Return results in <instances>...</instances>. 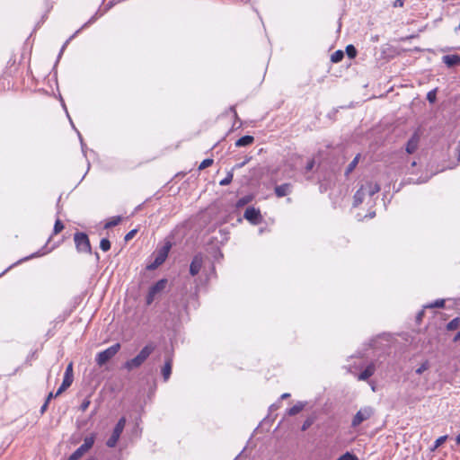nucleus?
I'll return each mask as SVG.
<instances>
[{"label": "nucleus", "mask_w": 460, "mask_h": 460, "mask_svg": "<svg viewBox=\"0 0 460 460\" xmlns=\"http://www.w3.org/2000/svg\"><path fill=\"white\" fill-rule=\"evenodd\" d=\"M379 190L380 186L377 183L372 181L366 182V184L362 185L360 189L355 193L353 205L355 207L358 206L365 200L366 197L371 199L372 196L377 193Z\"/></svg>", "instance_id": "f257e3e1"}, {"label": "nucleus", "mask_w": 460, "mask_h": 460, "mask_svg": "<svg viewBox=\"0 0 460 460\" xmlns=\"http://www.w3.org/2000/svg\"><path fill=\"white\" fill-rule=\"evenodd\" d=\"M154 350L155 346L153 344L150 343L146 345L135 358H133L130 360H128L125 363V367L128 370H132L134 368L139 367Z\"/></svg>", "instance_id": "f03ea898"}, {"label": "nucleus", "mask_w": 460, "mask_h": 460, "mask_svg": "<svg viewBox=\"0 0 460 460\" xmlns=\"http://www.w3.org/2000/svg\"><path fill=\"white\" fill-rule=\"evenodd\" d=\"M120 349V344L116 343L110 348L106 349L103 351L99 352L96 355V363L102 367L106 364L110 359H111Z\"/></svg>", "instance_id": "7ed1b4c3"}, {"label": "nucleus", "mask_w": 460, "mask_h": 460, "mask_svg": "<svg viewBox=\"0 0 460 460\" xmlns=\"http://www.w3.org/2000/svg\"><path fill=\"white\" fill-rule=\"evenodd\" d=\"M95 435L91 434L84 439V443L69 456L68 460L80 459L94 444Z\"/></svg>", "instance_id": "20e7f679"}, {"label": "nucleus", "mask_w": 460, "mask_h": 460, "mask_svg": "<svg viewBox=\"0 0 460 460\" xmlns=\"http://www.w3.org/2000/svg\"><path fill=\"white\" fill-rule=\"evenodd\" d=\"M171 249V243H167L163 247L158 249L155 252V260L154 261L147 266L148 270H155L157 267H159L161 264L164 262L166 260L169 251Z\"/></svg>", "instance_id": "39448f33"}, {"label": "nucleus", "mask_w": 460, "mask_h": 460, "mask_svg": "<svg viewBox=\"0 0 460 460\" xmlns=\"http://www.w3.org/2000/svg\"><path fill=\"white\" fill-rule=\"evenodd\" d=\"M374 414V410L370 406H366L361 408L354 416L351 426L352 427H358L359 426L363 421L367 420L371 418V416Z\"/></svg>", "instance_id": "423d86ee"}, {"label": "nucleus", "mask_w": 460, "mask_h": 460, "mask_svg": "<svg viewBox=\"0 0 460 460\" xmlns=\"http://www.w3.org/2000/svg\"><path fill=\"white\" fill-rule=\"evenodd\" d=\"M126 419L124 417L120 418L118 423L116 424L111 438L107 440L106 445L109 447H114L117 445V442L125 428Z\"/></svg>", "instance_id": "0eeeda50"}, {"label": "nucleus", "mask_w": 460, "mask_h": 460, "mask_svg": "<svg viewBox=\"0 0 460 460\" xmlns=\"http://www.w3.org/2000/svg\"><path fill=\"white\" fill-rule=\"evenodd\" d=\"M75 246L80 252H91V244L88 236L84 233H76L74 236Z\"/></svg>", "instance_id": "6e6552de"}, {"label": "nucleus", "mask_w": 460, "mask_h": 460, "mask_svg": "<svg viewBox=\"0 0 460 460\" xmlns=\"http://www.w3.org/2000/svg\"><path fill=\"white\" fill-rule=\"evenodd\" d=\"M420 140V132L419 129H417L411 138L408 140L406 144V152L410 155L413 154L419 146V143Z\"/></svg>", "instance_id": "1a4fd4ad"}, {"label": "nucleus", "mask_w": 460, "mask_h": 460, "mask_svg": "<svg viewBox=\"0 0 460 460\" xmlns=\"http://www.w3.org/2000/svg\"><path fill=\"white\" fill-rule=\"evenodd\" d=\"M243 217H244L245 219H247L248 221H250L253 225H257L261 221L260 210H258V209H256V208H254L252 207H250V208H246Z\"/></svg>", "instance_id": "9d476101"}, {"label": "nucleus", "mask_w": 460, "mask_h": 460, "mask_svg": "<svg viewBox=\"0 0 460 460\" xmlns=\"http://www.w3.org/2000/svg\"><path fill=\"white\" fill-rule=\"evenodd\" d=\"M202 264H203L202 256L199 254L195 255L190 263V273L192 276L197 275L199 272V270H201Z\"/></svg>", "instance_id": "9b49d317"}, {"label": "nucleus", "mask_w": 460, "mask_h": 460, "mask_svg": "<svg viewBox=\"0 0 460 460\" xmlns=\"http://www.w3.org/2000/svg\"><path fill=\"white\" fill-rule=\"evenodd\" d=\"M376 371V367L375 365L372 363V364H369L364 371H362L358 376V379L360 380V381H365L367 379H368L370 376H372L374 375Z\"/></svg>", "instance_id": "f8f14e48"}, {"label": "nucleus", "mask_w": 460, "mask_h": 460, "mask_svg": "<svg viewBox=\"0 0 460 460\" xmlns=\"http://www.w3.org/2000/svg\"><path fill=\"white\" fill-rule=\"evenodd\" d=\"M291 184L284 183L275 188V193L278 197H284L291 192Z\"/></svg>", "instance_id": "ddd939ff"}, {"label": "nucleus", "mask_w": 460, "mask_h": 460, "mask_svg": "<svg viewBox=\"0 0 460 460\" xmlns=\"http://www.w3.org/2000/svg\"><path fill=\"white\" fill-rule=\"evenodd\" d=\"M167 280L165 279L158 280L155 285H153L149 290L155 294V296L166 288Z\"/></svg>", "instance_id": "4468645a"}, {"label": "nucleus", "mask_w": 460, "mask_h": 460, "mask_svg": "<svg viewBox=\"0 0 460 460\" xmlns=\"http://www.w3.org/2000/svg\"><path fill=\"white\" fill-rule=\"evenodd\" d=\"M172 359L171 358H168L165 360L164 367L162 368V375H163L164 381H167L170 378V376L172 373Z\"/></svg>", "instance_id": "2eb2a0df"}, {"label": "nucleus", "mask_w": 460, "mask_h": 460, "mask_svg": "<svg viewBox=\"0 0 460 460\" xmlns=\"http://www.w3.org/2000/svg\"><path fill=\"white\" fill-rule=\"evenodd\" d=\"M74 380V375H73V363H69L66 367V369L65 371L63 382L66 385H71Z\"/></svg>", "instance_id": "dca6fc26"}, {"label": "nucleus", "mask_w": 460, "mask_h": 460, "mask_svg": "<svg viewBox=\"0 0 460 460\" xmlns=\"http://www.w3.org/2000/svg\"><path fill=\"white\" fill-rule=\"evenodd\" d=\"M444 63L448 66H453L460 63V57L457 55H447L443 57Z\"/></svg>", "instance_id": "f3484780"}, {"label": "nucleus", "mask_w": 460, "mask_h": 460, "mask_svg": "<svg viewBox=\"0 0 460 460\" xmlns=\"http://www.w3.org/2000/svg\"><path fill=\"white\" fill-rule=\"evenodd\" d=\"M253 141H254L253 137H252V136H244V137H242L241 138H239L235 142V146H249V145L252 144Z\"/></svg>", "instance_id": "a211bd4d"}, {"label": "nucleus", "mask_w": 460, "mask_h": 460, "mask_svg": "<svg viewBox=\"0 0 460 460\" xmlns=\"http://www.w3.org/2000/svg\"><path fill=\"white\" fill-rule=\"evenodd\" d=\"M121 221V217L120 216H115V217H112L111 218H109L107 220V222L105 223V226L104 227L105 228H111V227H113L117 225H119Z\"/></svg>", "instance_id": "6ab92c4d"}, {"label": "nucleus", "mask_w": 460, "mask_h": 460, "mask_svg": "<svg viewBox=\"0 0 460 460\" xmlns=\"http://www.w3.org/2000/svg\"><path fill=\"white\" fill-rule=\"evenodd\" d=\"M304 407H305V403L299 402L296 404H295L293 407H291L288 412L290 416H293V415L299 413L304 409Z\"/></svg>", "instance_id": "aec40b11"}, {"label": "nucleus", "mask_w": 460, "mask_h": 460, "mask_svg": "<svg viewBox=\"0 0 460 460\" xmlns=\"http://www.w3.org/2000/svg\"><path fill=\"white\" fill-rule=\"evenodd\" d=\"M358 161H359V155H356L354 157V159L349 163V164L348 165L347 169H346V172L345 173L348 175L355 168L356 166L358 165Z\"/></svg>", "instance_id": "412c9836"}, {"label": "nucleus", "mask_w": 460, "mask_h": 460, "mask_svg": "<svg viewBox=\"0 0 460 460\" xmlns=\"http://www.w3.org/2000/svg\"><path fill=\"white\" fill-rule=\"evenodd\" d=\"M343 57H344V53H343V51H341V50H337V51H335V52L331 56V60H332V62H333V63H338V62H340V61H341V60H342Z\"/></svg>", "instance_id": "4be33fe9"}, {"label": "nucleus", "mask_w": 460, "mask_h": 460, "mask_svg": "<svg viewBox=\"0 0 460 460\" xmlns=\"http://www.w3.org/2000/svg\"><path fill=\"white\" fill-rule=\"evenodd\" d=\"M346 53L349 58H354L357 55V49L353 45H348L346 47Z\"/></svg>", "instance_id": "5701e85b"}, {"label": "nucleus", "mask_w": 460, "mask_h": 460, "mask_svg": "<svg viewBox=\"0 0 460 460\" xmlns=\"http://www.w3.org/2000/svg\"><path fill=\"white\" fill-rule=\"evenodd\" d=\"M100 248L103 251V252H107L111 249V243L108 239L106 238H102L100 242Z\"/></svg>", "instance_id": "b1692460"}, {"label": "nucleus", "mask_w": 460, "mask_h": 460, "mask_svg": "<svg viewBox=\"0 0 460 460\" xmlns=\"http://www.w3.org/2000/svg\"><path fill=\"white\" fill-rule=\"evenodd\" d=\"M63 229H64L63 223L61 222V220L57 219L56 222H55V225H54V229H53L54 234H58Z\"/></svg>", "instance_id": "393cba45"}, {"label": "nucleus", "mask_w": 460, "mask_h": 460, "mask_svg": "<svg viewBox=\"0 0 460 460\" xmlns=\"http://www.w3.org/2000/svg\"><path fill=\"white\" fill-rule=\"evenodd\" d=\"M339 458L340 460H358V458L355 455L349 452L343 454Z\"/></svg>", "instance_id": "a878e982"}, {"label": "nucleus", "mask_w": 460, "mask_h": 460, "mask_svg": "<svg viewBox=\"0 0 460 460\" xmlns=\"http://www.w3.org/2000/svg\"><path fill=\"white\" fill-rule=\"evenodd\" d=\"M444 305H445V300L444 299H438V300L435 301L433 304L429 305L427 307H430V308H434V307L442 308V307H444Z\"/></svg>", "instance_id": "bb28decb"}, {"label": "nucleus", "mask_w": 460, "mask_h": 460, "mask_svg": "<svg viewBox=\"0 0 460 460\" xmlns=\"http://www.w3.org/2000/svg\"><path fill=\"white\" fill-rule=\"evenodd\" d=\"M459 322L460 321L458 318L453 319L451 322L448 323L447 329L450 331L456 330L459 325Z\"/></svg>", "instance_id": "cd10ccee"}, {"label": "nucleus", "mask_w": 460, "mask_h": 460, "mask_svg": "<svg viewBox=\"0 0 460 460\" xmlns=\"http://www.w3.org/2000/svg\"><path fill=\"white\" fill-rule=\"evenodd\" d=\"M233 180V173L229 172L226 178L220 181L219 184L221 186L228 185Z\"/></svg>", "instance_id": "c85d7f7f"}, {"label": "nucleus", "mask_w": 460, "mask_h": 460, "mask_svg": "<svg viewBox=\"0 0 460 460\" xmlns=\"http://www.w3.org/2000/svg\"><path fill=\"white\" fill-rule=\"evenodd\" d=\"M212 164H213L212 159H205L200 163L199 169V170L206 169L207 167L210 166Z\"/></svg>", "instance_id": "c756f323"}, {"label": "nucleus", "mask_w": 460, "mask_h": 460, "mask_svg": "<svg viewBox=\"0 0 460 460\" xmlns=\"http://www.w3.org/2000/svg\"><path fill=\"white\" fill-rule=\"evenodd\" d=\"M437 98V93L436 90L429 91L427 94V99L429 102L433 103L435 102Z\"/></svg>", "instance_id": "7c9ffc66"}, {"label": "nucleus", "mask_w": 460, "mask_h": 460, "mask_svg": "<svg viewBox=\"0 0 460 460\" xmlns=\"http://www.w3.org/2000/svg\"><path fill=\"white\" fill-rule=\"evenodd\" d=\"M429 363L426 361L424 363H422L417 369H416V373L418 375H420L422 374L424 371H426L428 368H429Z\"/></svg>", "instance_id": "2f4dec72"}, {"label": "nucleus", "mask_w": 460, "mask_h": 460, "mask_svg": "<svg viewBox=\"0 0 460 460\" xmlns=\"http://www.w3.org/2000/svg\"><path fill=\"white\" fill-rule=\"evenodd\" d=\"M70 385H66L64 382H62L60 387L58 389L55 396H58L59 394H61L64 391H66Z\"/></svg>", "instance_id": "473e14b6"}, {"label": "nucleus", "mask_w": 460, "mask_h": 460, "mask_svg": "<svg viewBox=\"0 0 460 460\" xmlns=\"http://www.w3.org/2000/svg\"><path fill=\"white\" fill-rule=\"evenodd\" d=\"M447 440V436H441L435 441V447H440Z\"/></svg>", "instance_id": "72a5a7b5"}, {"label": "nucleus", "mask_w": 460, "mask_h": 460, "mask_svg": "<svg viewBox=\"0 0 460 460\" xmlns=\"http://www.w3.org/2000/svg\"><path fill=\"white\" fill-rule=\"evenodd\" d=\"M137 234V229H133L131 231H129L126 235H125V241H129L131 240L135 234Z\"/></svg>", "instance_id": "f704fd0d"}, {"label": "nucleus", "mask_w": 460, "mask_h": 460, "mask_svg": "<svg viewBox=\"0 0 460 460\" xmlns=\"http://www.w3.org/2000/svg\"><path fill=\"white\" fill-rule=\"evenodd\" d=\"M155 297V295L153 294L150 290L148 291L147 296H146V304L150 305L154 301Z\"/></svg>", "instance_id": "c9c22d12"}, {"label": "nucleus", "mask_w": 460, "mask_h": 460, "mask_svg": "<svg viewBox=\"0 0 460 460\" xmlns=\"http://www.w3.org/2000/svg\"><path fill=\"white\" fill-rule=\"evenodd\" d=\"M313 424V420L307 419L302 425V430H306Z\"/></svg>", "instance_id": "e433bc0d"}, {"label": "nucleus", "mask_w": 460, "mask_h": 460, "mask_svg": "<svg viewBox=\"0 0 460 460\" xmlns=\"http://www.w3.org/2000/svg\"><path fill=\"white\" fill-rule=\"evenodd\" d=\"M89 405H90V401H89V400H84V401L82 402V404H81L80 408H81V410H82L83 411H84L89 407Z\"/></svg>", "instance_id": "4c0bfd02"}, {"label": "nucleus", "mask_w": 460, "mask_h": 460, "mask_svg": "<svg viewBox=\"0 0 460 460\" xmlns=\"http://www.w3.org/2000/svg\"><path fill=\"white\" fill-rule=\"evenodd\" d=\"M314 166V160H310L306 166H305V170L308 172V171H311Z\"/></svg>", "instance_id": "58836bf2"}, {"label": "nucleus", "mask_w": 460, "mask_h": 460, "mask_svg": "<svg viewBox=\"0 0 460 460\" xmlns=\"http://www.w3.org/2000/svg\"><path fill=\"white\" fill-rule=\"evenodd\" d=\"M405 0H395L394 3V7H402Z\"/></svg>", "instance_id": "ea45409f"}, {"label": "nucleus", "mask_w": 460, "mask_h": 460, "mask_svg": "<svg viewBox=\"0 0 460 460\" xmlns=\"http://www.w3.org/2000/svg\"><path fill=\"white\" fill-rule=\"evenodd\" d=\"M41 254L37 252V253H33L31 254V256H28V257H25L24 259H22L19 261V262H22V261H27L29 259H31V258H34V257H38V256H40Z\"/></svg>", "instance_id": "a19ab883"}, {"label": "nucleus", "mask_w": 460, "mask_h": 460, "mask_svg": "<svg viewBox=\"0 0 460 460\" xmlns=\"http://www.w3.org/2000/svg\"><path fill=\"white\" fill-rule=\"evenodd\" d=\"M48 403H49V402H48V401H46V402H45V403L42 405V407H41V411H42V412L46 410V408H47V406H48Z\"/></svg>", "instance_id": "79ce46f5"}, {"label": "nucleus", "mask_w": 460, "mask_h": 460, "mask_svg": "<svg viewBox=\"0 0 460 460\" xmlns=\"http://www.w3.org/2000/svg\"><path fill=\"white\" fill-rule=\"evenodd\" d=\"M246 202H248V199H240V200H239V202H238V203H239L240 205H243V204H245Z\"/></svg>", "instance_id": "37998d69"}, {"label": "nucleus", "mask_w": 460, "mask_h": 460, "mask_svg": "<svg viewBox=\"0 0 460 460\" xmlns=\"http://www.w3.org/2000/svg\"><path fill=\"white\" fill-rule=\"evenodd\" d=\"M54 396H55V395H54L52 393H49V394L48 395V398H47V400H46V401L49 402V400H50L51 398H53Z\"/></svg>", "instance_id": "c03bdc74"}, {"label": "nucleus", "mask_w": 460, "mask_h": 460, "mask_svg": "<svg viewBox=\"0 0 460 460\" xmlns=\"http://www.w3.org/2000/svg\"><path fill=\"white\" fill-rule=\"evenodd\" d=\"M456 440V443L460 445V434L457 435Z\"/></svg>", "instance_id": "a18cd8bd"}, {"label": "nucleus", "mask_w": 460, "mask_h": 460, "mask_svg": "<svg viewBox=\"0 0 460 460\" xmlns=\"http://www.w3.org/2000/svg\"><path fill=\"white\" fill-rule=\"evenodd\" d=\"M283 399L289 397V394H283L281 396Z\"/></svg>", "instance_id": "49530a36"}, {"label": "nucleus", "mask_w": 460, "mask_h": 460, "mask_svg": "<svg viewBox=\"0 0 460 460\" xmlns=\"http://www.w3.org/2000/svg\"><path fill=\"white\" fill-rule=\"evenodd\" d=\"M458 339H460V332L455 337V341H457Z\"/></svg>", "instance_id": "de8ad7c7"}, {"label": "nucleus", "mask_w": 460, "mask_h": 460, "mask_svg": "<svg viewBox=\"0 0 460 460\" xmlns=\"http://www.w3.org/2000/svg\"><path fill=\"white\" fill-rule=\"evenodd\" d=\"M457 159H458V161H460V147H459V149H458Z\"/></svg>", "instance_id": "09e8293b"}, {"label": "nucleus", "mask_w": 460, "mask_h": 460, "mask_svg": "<svg viewBox=\"0 0 460 460\" xmlns=\"http://www.w3.org/2000/svg\"><path fill=\"white\" fill-rule=\"evenodd\" d=\"M12 267H13V266H10L7 270H4V271L1 275H3V274H4L5 272H7V270H8L9 269H11Z\"/></svg>", "instance_id": "8fccbe9b"}, {"label": "nucleus", "mask_w": 460, "mask_h": 460, "mask_svg": "<svg viewBox=\"0 0 460 460\" xmlns=\"http://www.w3.org/2000/svg\"><path fill=\"white\" fill-rule=\"evenodd\" d=\"M68 41H66L64 45H63V48L61 49V51H63V49L66 48V44H67Z\"/></svg>", "instance_id": "3c124183"}, {"label": "nucleus", "mask_w": 460, "mask_h": 460, "mask_svg": "<svg viewBox=\"0 0 460 460\" xmlns=\"http://www.w3.org/2000/svg\"><path fill=\"white\" fill-rule=\"evenodd\" d=\"M79 139H80V142L82 143V147L84 148L82 137H79Z\"/></svg>", "instance_id": "603ef678"}, {"label": "nucleus", "mask_w": 460, "mask_h": 460, "mask_svg": "<svg viewBox=\"0 0 460 460\" xmlns=\"http://www.w3.org/2000/svg\"><path fill=\"white\" fill-rule=\"evenodd\" d=\"M79 139H80V142L82 143V147L84 148L82 137H79Z\"/></svg>", "instance_id": "864d4df0"}, {"label": "nucleus", "mask_w": 460, "mask_h": 460, "mask_svg": "<svg viewBox=\"0 0 460 460\" xmlns=\"http://www.w3.org/2000/svg\"><path fill=\"white\" fill-rule=\"evenodd\" d=\"M423 315V313H420L419 317H421Z\"/></svg>", "instance_id": "5fc2aeb1"}, {"label": "nucleus", "mask_w": 460, "mask_h": 460, "mask_svg": "<svg viewBox=\"0 0 460 460\" xmlns=\"http://www.w3.org/2000/svg\"><path fill=\"white\" fill-rule=\"evenodd\" d=\"M337 460H340V458H338Z\"/></svg>", "instance_id": "6e6d98bb"}]
</instances>
